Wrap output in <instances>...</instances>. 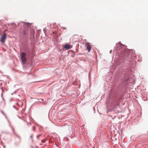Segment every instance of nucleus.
<instances>
[{
    "mask_svg": "<svg viewBox=\"0 0 148 148\" xmlns=\"http://www.w3.org/2000/svg\"><path fill=\"white\" fill-rule=\"evenodd\" d=\"M121 44L119 43L116 45H121Z\"/></svg>",
    "mask_w": 148,
    "mask_h": 148,
    "instance_id": "9b49d317",
    "label": "nucleus"
},
{
    "mask_svg": "<svg viewBox=\"0 0 148 148\" xmlns=\"http://www.w3.org/2000/svg\"><path fill=\"white\" fill-rule=\"evenodd\" d=\"M40 136V135H38L37 136V137L38 138V137Z\"/></svg>",
    "mask_w": 148,
    "mask_h": 148,
    "instance_id": "1a4fd4ad",
    "label": "nucleus"
},
{
    "mask_svg": "<svg viewBox=\"0 0 148 148\" xmlns=\"http://www.w3.org/2000/svg\"><path fill=\"white\" fill-rule=\"evenodd\" d=\"M72 47L70 45L68 44H65L64 47V49H65V50H68L70 49Z\"/></svg>",
    "mask_w": 148,
    "mask_h": 148,
    "instance_id": "7ed1b4c3",
    "label": "nucleus"
},
{
    "mask_svg": "<svg viewBox=\"0 0 148 148\" xmlns=\"http://www.w3.org/2000/svg\"><path fill=\"white\" fill-rule=\"evenodd\" d=\"M29 24H28L27 25H25V28L26 27V28H28L29 27Z\"/></svg>",
    "mask_w": 148,
    "mask_h": 148,
    "instance_id": "423d86ee",
    "label": "nucleus"
},
{
    "mask_svg": "<svg viewBox=\"0 0 148 148\" xmlns=\"http://www.w3.org/2000/svg\"><path fill=\"white\" fill-rule=\"evenodd\" d=\"M25 55V52H23L21 55V59L23 63H25L26 61Z\"/></svg>",
    "mask_w": 148,
    "mask_h": 148,
    "instance_id": "f03ea898",
    "label": "nucleus"
},
{
    "mask_svg": "<svg viewBox=\"0 0 148 148\" xmlns=\"http://www.w3.org/2000/svg\"><path fill=\"white\" fill-rule=\"evenodd\" d=\"M33 137V136L32 135H31L30 136V137L31 138H32V137Z\"/></svg>",
    "mask_w": 148,
    "mask_h": 148,
    "instance_id": "6e6552de",
    "label": "nucleus"
},
{
    "mask_svg": "<svg viewBox=\"0 0 148 148\" xmlns=\"http://www.w3.org/2000/svg\"><path fill=\"white\" fill-rule=\"evenodd\" d=\"M86 45L87 49L88 50V52H90L91 49L90 45L89 43H87L86 44Z\"/></svg>",
    "mask_w": 148,
    "mask_h": 148,
    "instance_id": "20e7f679",
    "label": "nucleus"
},
{
    "mask_svg": "<svg viewBox=\"0 0 148 148\" xmlns=\"http://www.w3.org/2000/svg\"><path fill=\"white\" fill-rule=\"evenodd\" d=\"M6 38V34L5 33V32H4L3 34L1 36V38L0 41L4 43Z\"/></svg>",
    "mask_w": 148,
    "mask_h": 148,
    "instance_id": "f257e3e1",
    "label": "nucleus"
},
{
    "mask_svg": "<svg viewBox=\"0 0 148 148\" xmlns=\"http://www.w3.org/2000/svg\"><path fill=\"white\" fill-rule=\"evenodd\" d=\"M28 30V29H25V30H24L23 32V33L24 35H25L27 33V31Z\"/></svg>",
    "mask_w": 148,
    "mask_h": 148,
    "instance_id": "39448f33",
    "label": "nucleus"
},
{
    "mask_svg": "<svg viewBox=\"0 0 148 148\" xmlns=\"http://www.w3.org/2000/svg\"><path fill=\"white\" fill-rule=\"evenodd\" d=\"M2 112L3 114L5 115V114H4V112H3V111H2Z\"/></svg>",
    "mask_w": 148,
    "mask_h": 148,
    "instance_id": "9d476101",
    "label": "nucleus"
},
{
    "mask_svg": "<svg viewBox=\"0 0 148 148\" xmlns=\"http://www.w3.org/2000/svg\"><path fill=\"white\" fill-rule=\"evenodd\" d=\"M41 141L43 143H44L45 142V140H42Z\"/></svg>",
    "mask_w": 148,
    "mask_h": 148,
    "instance_id": "0eeeda50",
    "label": "nucleus"
}]
</instances>
